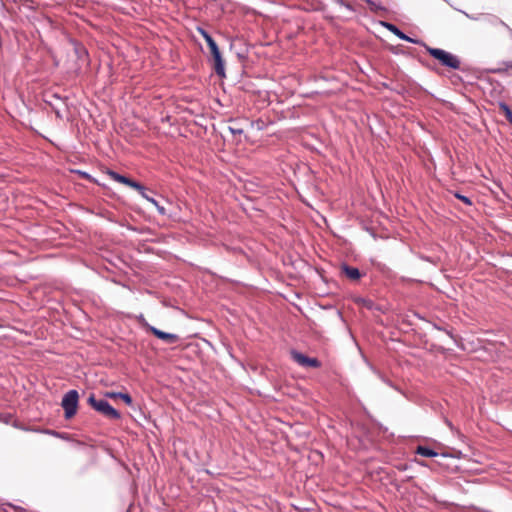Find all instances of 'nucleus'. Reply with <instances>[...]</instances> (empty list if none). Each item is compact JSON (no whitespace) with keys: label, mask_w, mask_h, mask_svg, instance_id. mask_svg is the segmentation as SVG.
Segmentation results:
<instances>
[{"label":"nucleus","mask_w":512,"mask_h":512,"mask_svg":"<svg viewBox=\"0 0 512 512\" xmlns=\"http://www.w3.org/2000/svg\"><path fill=\"white\" fill-rule=\"evenodd\" d=\"M107 174L109 175V177H110L112 180H114V181H116V182L122 183V184H124V185H126V184L128 183V179H129L128 177H126V176H124V175H121V174H119V173H117V172H115V171L109 170V171L107 172Z\"/></svg>","instance_id":"nucleus-12"},{"label":"nucleus","mask_w":512,"mask_h":512,"mask_svg":"<svg viewBox=\"0 0 512 512\" xmlns=\"http://www.w3.org/2000/svg\"><path fill=\"white\" fill-rule=\"evenodd\" d=\"M333 2H335L336 4H338L339 6H343L349 10H352V7L350 4H347L345 3L343 0H332Z\"/></svg>","instance_id":"nucleus-17"},{"label":"nucleus","mask_w":512,"mask_h":512,"mask_svg":"<svg viewBox=\"0 0 512 512\" xmlns=\"http://www.w3.org/2000/svg\"><path fill=\"white\" fill-rule=\"evenodd\" d=\"M79 394L76 390H69L64 394L61 406L64 409L65 418H72L76 412L78 407Z\"/></svg>","instance_id":"nucleus-3"},{"label":"nucleus","mask_w":512,"mask_h":512,"mask_svg":"<svg viewBox=\"0 0 512 512\" xmlns=\"http://www.w3.org/2000/svg\"><path fill=\"white\" fill-rule=\"evenodd\" d=\"M499 108L504 112L507 120L512 124V111L510 107L506 103L500 102Z\"/></svg>","instance_id":"nucleus-14"},{"label":"nucleus","mask_w":512,"mask_h":512,"mask_svg":"<svg viewBox=\"0 0 512 512\" xmlns=\"http://www.w3.org/2000/svg\"><path fill=\"white\" fill-rule=\"evenodd\" d=\"M291 355L293 360L301 366L313 368H318L320 366V362L316 358L307 357L297 351H292Z\"/></svg>","instance_id":"nucleus-4"},{"label":"nucleus","mask_w":512,"mask_h":512,"mask_svg":"<svg viewBox=\"0 0 512 512\" xmlns=\"http://www.w3.org/2000/svg\"><path fill=\"white\" fill-rule=\"evenodd\" d=\"M143 198L146 199L151 204H153L156 207L159 214H161V215L166 214L165 208L163 206H161L156 199H154L153 197H150L147 193H146V197H143Z\"/></svg>","instance_id":"nucleus-13"},{"label":"nucleus","mask_w":512,"mask_h":512,"mask_svg":"<svg viewBox=\"0 0 512 512\" xmlns=\"http://www.w3.org/2000/svg\"><path fill=\"white\" fill-rule=\"evenodd\" d=\"M426 51L436 60H438L443 66L451 68V69H459L460 68V59L443 49L440 48H432L426 46Z\"/></svg>","instance_id":"nucleus-1"},{"label":"nucleus","mask_w":512,"mask_h":512,"mask_svg":"<svg viewBox=\"0 0 512 512\" xmlns=\"http://www.w3.org/2000/svg\"><path fill=\"white\" fill-rule=\"evenodd\" d=\"M359 302H361L364 306L371 308L372 302L365 299H360Z\"/></svg>","instance_id":"nucleus-21"},{"label":"nucleus","mask_w":512,"mask_h":512,"mask_svg":"<svg viewBox=\"0 0 512 512\" xmlns=\"http://www.w3.org/2000/svg\"><path fill=\"white\" fill-rule=\"evenodd\" d=\"M87 402L93 409L109 419L118 420L121 418V414L105 399H97L94 394H90Z\"/></svg>","instance_id":"nucleus-2"},{"label":"nucleus","mask_w":512,"mask_h":512,"mask_svg":"<svg viewBox=\"0 0 512 512\" xmlns=\"http://www.w3.org/2000/svg\"><path fill=\"white\" fill-rule=\"evenodd\" d=\"M416 454L421 455L423 457H438L439 454L433 449L425 446H418L416 448Z\"/></svg>","instance_id":"nucleus-9"},{"label":"nucleus","mask_w":512,"mask_h":512,"mask_svg":"<svg viewBox=\"0 0 512 512\" xmlns=\"http://www.w3.org/2000/svg\"><path fill=\"white\" fill-rule=\"evenodd\" d=\"M505 65V68L508 70V69H512V62H506L504 63Z\"/></svg>","instance_id":"nucleus-22"},{"label":"nucleus","mask_w":512,"mask_h":512,"mask_svg":"<svg viewBox=\"0 0 512 512\" xmlns=\"http://www.w3.org/2000/svg\"><path fill=\"white\" fill-rule=\"evenodd\" d=\"M342 271L351 280H358L361 276L359 269L356 267L343 265Z\"/></svg>","instance_id":"nucleus-8"},{"label":"nucleus","mask_w":512,"mask_h":512,"mask_svg":"<svg viewBox=\"0 0 512 512\" xmlns=\"http://www.w3.org/2000/svg\"><path fill=\"white\" fill-rule=\"evenodd\" d=\"M147 329L150 332H152L153 335H155L157 338L165 341L168 344H174L179 339L178 335L161 331V330H159V329H157L156 327H153V326H149L148 325Z\"/></svg>","instance_id":"nucleus-5"},{"label":"nucleus","mask_w":512,"mask_h":512,"mask_svg":"<svg viewBox=\"0 0 512 512\" xmlns=\"http://www.w3.org/2000/svg\"><path fill=\"white\" fill-rule=\"evenodd\" d=\"M229 130L232 134H242L243 130L240 129V128H233V127H229Z\"/></svg>","instance_id":"nucleus-20"},{"label":"nucleus","mask_w":512,"mask_h":512,"mask_svg":"<svg viewBox=\"0 0 512 512\" xmlns=\"http://www.w3.org/2000/svg\"><path fill=\"white\" fill-rule=\"evenodd\" d=\"M198 32L201 34V36L205 39L207 45L214 41V39L211 37V35L204 30L203 28H198Z\"/></svg>","instance_id":"nucleus-16"},{"label":"nucleus","mask_w":512,"mask_h":512,"mask_svg":"<svg viewBox=\"0 0 512 512\" xmlns=\"http://www.w3.org/2000/svg\"><path fill=\"white\" fill-rule=\"evenodd\" d=\"M208 47H209V49H210V52L215 51V50H217V49H218V45L216 44V42H215V41H212L211 43H209V44H208Z\"/></svg>","instance_id":"nucleus-19"},{"label":"nucleus","mask_w":512,"mask_h":512,"mask_svg":"<svg viewBox=\"0 0 512 512\" xmlns=\"http://www.w3.org/2000/svg\"><path fill=\"white\" fill-rule=\"evenodd\" d=\"M106 396L109 397V398H118V399H122L127 405H131L132 404V398L129 394L127 393H122V392H108L106 393Z\"/></svg>","instance_id":"nucleus-10"},{"label":"nucleus","mask_w":512,"mask_h":512,"mask_svg":"<svg viewBox=\"0 0 512 512\" xmlns=\"http://www.w3.org/2000/svg\"><path fill=\"white\" fill-rule=\"evenodd\" d=\"M390 32H392L394 35H396L398 38H400L401 40H405L407 42H410V43H418L417 40H414L412 38H410L409 36H407L406 34H404L399 28H397L394 24H391V23H384L383 24Z\"/></svg>","instance_id":"nucleus-7"},{"label":"nucleus","mask_w":512,"mask_h":512,"mask_svg":"<svg viewBox=\"0 0 512 512\" xmlns=\"http://www.w3.org/2000/svg\"><path fill=\"white\" fill-rule=\"evenodd\" d=\"M126 185L137 190L142 197H146V188L139 182H136L129 178L128 183Z\"/></svg>","instance_id":"nucleus-11"},{"label":"nucleus","mask_w":512,"mask_h":512,"mask_svg":"<svg viewBox=\"0 0 512 512\" xmlns=\"http://www.w3.org/2000/svg\"><path fill=\"white\" fill-rule=\"evenodd\" d=\"M211 54L214 59L216 74L221 77L225 76L224 61L222 59L219 48L215 51H212Z\"/></svg>","instance_id":"nucleus-6"},{"label":"nucleus","mask_w":512,"mask_h":512,"mask_svg":"<svg viewBox=\"0 0 512 512\" xmlns=\"http://www.w3.org/2000/svg\"><path fill=\"white\" fill-rule=\"evenodd\" d=\"M489 23L491 25H500V26L505 27L508 30H511L510 27L505 22H503L502 20H500V19H498L496 17L489 18Z\"/></svg>","instance_id":"nucleus-15"},{"label":"nucleus","mask_w":512,"mask_h":512,"mask_svg":"<svg viewBox=\"0 0 512 512\" xmlns=\"http://www.w3.org/2000/svg\"><path fill=\"white\" fill-rule=\"evenodd\" d=\"M456 197L459 198L460 200H462L467 205H471L472 204L471 200L468 197H466V196L456 194Z\"/></svg>","instance_id":"nucleus-18"}]
</instances>
